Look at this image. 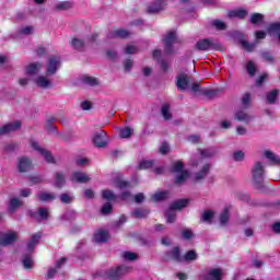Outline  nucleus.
<instances>
[{
	"instance_id": "nucleus-25",
	"label": "nucleus",
	"mask_w": 280,
	"mask_h": 280,
	"mask_svg": "<svg viewBox=\"0 0 280 280\" xmlns=\"http://www.w3.org/2000/svg\"><path fill=\"white\" fill-rule=\"evenodd\" d=\"M264 156H266L270 163H273V165H280V156L276 155L272 151H265Z\"/></svg>"
},
{
	"instance_id": "nucleus-4",
	"label": "nucleus",
	"mask_w": 280,
	"mask_h": 280,
	"mask_svg": "<svg viewBox=\"0 0 280 280\" xmlns=\"http://www.w3.org/2000/svg\"><path fill=\"white\" fill-rule=\"evenodd\" d=\"M178 43V37H176L175 31H170L166 35H164V52L166 56H172L175 54L174 45Z\"/></svg>"
},
{
	"instance_id": "nucleus-54",
	"label": "nucleus",
	"mask_w": 280,
	"mask_h": 280,
	"mask_svg": "<svg viewBox=\"0 0 280 280\" xmlns=\"http://www.w3.org/2000/svg\"><path fill=\"white\" fill-rule=\"evenodd\" d=\"M85 84H89V86H97L100 84V81L95 77H86L84 78Z\"/></svg>"
},
{
	"instance_id": "nucleus-5",
	"label": "nucleus",
	"mask_w": 280,
	"mask_h": 280,
	"mask_svg": "<svg viewBox=\"0 0 280 280\" xmlns=\"http://www.w3.org/2000/svg\"><path fill=\"white\" fill-rule=\"evenodd\" d=\"M162 261H176L177 264H182L184 261L183 254L180 253V247L175 246L171 250L165 252L162 257Z\"/></svg>"
},
{
	"instance_id": "nucleus-27",
	"label": "nucleus",
	"mask_w": 280,
	"mask_h": 280,
	"mask_svg": "<svg viewBox=\"0 0 280 280\" xmlns=\"http://www.w3.org/2000/svg\"><path fill=\"white\" fill-rule=\"evenodd\" d=\"M70 45L73 47V49H75L77 51H84V40L80 39V38H72Z\"/></svg>"
},
{
	"instance_id": "nucleus-6",
	"label": "nucleus",
	"mask_w": 280,
	"mask_h": 280,
	"mask_svg": "<svg viewBox=\"0 0 280 280\" xmlns=\"http://www.w3.org/2000/svg\"><path fill=\"white\" fill-rule=\"evenodd\" d=\"M31 145H32L33 150H36V152H39V154L42 156H44L46 163L55 165L56 158H54V154H51V151L44 149V148H39L38 142H36V141H32Z\"/></svg>"
},
{
	"instance_id": "nucleus-20",
	"label": "nucleus",
	"mask_w": 280,
	"mask_h": 280,
	"mask_svg": "<svg viewBox=\"0 0 280 280\" xmlns=\"http://www.w3.org/2000/svg\"><path fill=\"white\" fill-rule=\"evenodd\" d=\"M94 240L97 242V244H104L110 240V235H108L106 231L101 230L94 235Z\"/></svg>"
},
{
	"instance_id": "nucleus-21",
	"label": "nucleus",
	"mask_w": 280,
	"mask_h": 280,
	"mask_svg": "<svg viewBox=\"0 0 280 280\" xmlns=\"http://www.w3.org/2000/svg\"><path fill=\"white\" fill-rule=\"evenodd\" d=\"M170 198V191L163 190L158 191L152 196L153 202H163V200H167Z\"/></svg>"
},
{
	"instance_id": "nucleus-10",
	"label": "nucleus",
	"mask_w": 280,
	"mask_h": 280,
	"mask_svg": "<svg viewBox=\"0 0 280 280\" xmlns=\"http://www.w3.org/2000/svg\"><path fill=\"white\" fill-rule=\"evenodd\" d=\"M167 3H165V0H155L151 5L147 8V14H156L165 8Z\"/></svg>"
},
{
	"instance_id": "nucleus-34",
	"label": "nucleus",
	"mask_w": 280,
	"mask_h": 280,
	"mask_svg": "<svg viewBox=\"0 0 280 280\" xmlns=\"http://www.w3.org/2000/svg\"><path fill=\"white\" fill-rule=\"evenodd\" d=\"M262 22H264V14L261 13H254L249 19V23H252V25H259V23H262Z\"/></svg>"
},
{
	"instance_id": "nucleus-49",
	"label": "nucleus",
	"mask_w": 280,
	"mask_h": 280,
	"mask_svg": "<svg viewBox=\"0 0 280 280\" xmlns=\"http://www.w3.org/2000/svg\"><path fill=\"white\" fill-rule=\"evenodd\" d=\"M60 200L62 205H71V202H73V197L67 192H63L60 195Z\"/></svg>"
},
{
	"instance_id": "nucleus-3",
	"label": "nucleus",
	"mask_w": 280,
	"mask_h": 280,
	"mask_svg": "<svg viewBox=\"0 0 280 280\" xmlns=\"http://www.w3.org/2000/svg\"><path fill=\"white\" fill-rule=\"evenodd\" d=\"M220 44L215 43L213 38L199 39L195 45V49H197V51H211V49L220 51Z\"/></svg>"
},
{
	"instance_id": "nucleus-30",
	"label": "nucleus",
	"mask_w": 280,
	"mask_h": 280,
	"mask_svg": "<svg viewBox=\"0 0 280 280\" xmlns=\"http://www.w3.org/2000/svg\"><path fill=\"white\" fill-rule=\"evenodd\" d=\"M114 183H115V186L117 187V189H128V188H130V182H128V180H124V179H121V178H119V177H116L115 179H114Z\"/></svg>"
},
{
	"instance_id": "nucleus-1",
	"label": "nucleus",
	"mask_w": 280,
	"mask_h": 280,
	"mask_svg": "<svg viewBox=\"0 0 280 280\" xmlns=\"http://www.w3.org/2000/svg\"><path fill=\"white\" fill-rule=\"evenodd\" d=\"M252 178L255 188L258 189L259 191H264V163H255L254 167L252 168Z\"/></svg>"
},
{
	"instance_id": "nucleus-59",
	"label": "nucleus",
	"mask_w": 280,
	"mask_h": 280,
	"mask_svg": "<svg viewBox=\"0 0 280 280\" xmlns=\"http://www.w3.org/2000/svg\"><path fill=\"white\" fill-rule=\"evenodd\" d=\"M182 237L184 240H191L194 237V232L189 229H186V230L182 231Z\"/></svg>"
},
{
	"instance_id": "nucleus-57",
	"label": "nucleus",
	"mask_w": 280,
	"mask_h": 280,
	"mask_svg": "<svg viewBox=\"0 0 280 280\" xmlns=\"http://www.w3.org/2000/svg\"><path fill=\"white\" fill-rule=\"evenodd\" d=\"M5 152H14V150H19V143L16 142H11L7 145H4Z\"/></svg>"
},
{
	"instance_id": "nucleus-51",
	"label": "nucleus",
	"mask_w": 280,
	"mask_h": 280,
	"mask_svg": "<svg viewBox=\"0 0 280 280\" xmlns=\"http://www.w3.org/2000/svg\"><path fill=\"white\" fill-rule=\"evenodd\" d=\"M212 25L215 30H219V32L226 30V24L220 20L212 21Z\"/></svg>"
},
{
	"instance_id": "nucleus-14",
	"label": "nucleus",
	"mask_w": 280,
	"mask_h": 280,
	"mask_svg": "<svg viewBox=\"0 0 280 280\" xmlns=\"http://www.w3.org/2000/svg\"><path fill=\"white\" fill-rule=\"evenodd\" d=\"M224 271L221 268L210 269L207 273L206 280H222Z\"/></svg>"
},
{
	"instance_id": "nucleus-47",
	"label": "nucleus",
	"mask_w": 280,
	"mask_h": 280,
	"mask_svg": "<svg viewBox=\"0 0 280 280\" xmlns=\"http://www.w3.org/2000/svg\"><path fill=\"white\" fill-rule=\"evenodd\" d=\"M124 258L127 261H136V259H139V254L132 253V252H125L124 253Z\"/></svg>"
},
{
	"instance_id": "nucleus-12",
	"label": "nucleus",
	"mask_w": 280,
	"mask_h": 280,
	"mask_svg": "<svg viewBox=\"0 0 280 280\" xmlns=\"http://www.w3.org/2000/svg\"><path fill=\"white\" fill-rule=\"evenodd\" d=\"M59 65H60V57L51 56L48 59V68H47L48 75H54V73L58 71Z\"/></svg>"
},
{
	"instance_id": "nucleus-39",
	"label": "nucleus",
	"mask_w": 280,
	"mask_h": 280,
	"mask_svg": "<svg viewBox=\"0 0 280 280\" xmlns=\"http://www.w3.org/2000/svg\"><path fill=\"white\" fill-rule=\"evenodd\" d=\"M246 71L250 78H254L255 73H257V66H255V62L248 61L246 65Z\"/></svg>"
},
{
	"instance_id": "nucleus-28",
	"label": "nucleus",
	"mask_w": 280,
	"mask_h": 280,
	"mask_svg": "<svg viewBox=\"0 0 280 280\" xmlns=\"http://www.w3.org/2000/svg\"><path fill=\"white\" fill-rule=\"evenodd\" d=\"M279 97V90H272L266 95L267 104H276L277 98Z\"/></svg>"
},
{
	"instance_id": "nucleus-19",
	"label": "nucleus",
	"mask_w": 280,
	"mask_h": 280,
	"mask_svg": "<svg viewBox=\"0 0 280 280\" xmlns=\"http://www.w3.org/2000/svg\"><path fill=\"white\" fill-rule=\"evenodd\" d=\"M72 180H75V183H89V180H91V177H89L86 173L75 171L72 174Z\"/></svg>"
},
{
	"instance_id": "nucleus-7",
	"label": "nucleus",
	"mask_w": 280,
	"mask_h": 280,
	"mask_svg": "<svg viewBox=\"0 0 280 280\" xmlns=\"http://www.w3.org/2000/svg\"><path fill=\"white\" fill-rule=\"evenodd\" d=\"M30 170H34V162L28 156H20L18 158V171L20 174H25L30 172Z\"/></svg>"
},
{
	"instance_id": "nucleus-50",
	"label": "nucleus",
	"mask_w": 280,
	"mask_h": 280,
	"mask_svg": "<svg viewBox=\"0 0 280 280\" xmlns=\"http://www.w3.org/2000/svg\"><path fill=\"white\" fill-rule=\"evenodd\" d=\"M202 222H211L213 220V211L212 210H206L201 215Z\"/></svg>"
},
{
	"instance_id": "nucleus-11",
	"label": "nucleus",
	"mask_w": 280,
	"mask_h": 280,
	"mask_svg": "<svg viewBox=\"0 0 280 280\" xmlns=\"http://www.w3.org/2000/svg\"><path fill=\"white\" fill-rule=\"evenodd\" d=\"M16 233L9 232L0 236V246H12L16 242Z\"/></svg>"
},
{
	"instance_id": "nucleus-58",
	"label": "nucleus",
	"mask_w": 280,
	"mask_h": 280,
	"mask_svg": "<svg viewBox=\"0 0 280 280\" xmlns=\"http://www.w3.org/2000/svg\"><path fill=\"white\" fill-rule=\"evenodd\" d=\"M261 58L266 60L267 62H270L271 65L275 62V57L269 51L261 52Z\"/></svg>"
},
{
	"instance_id": "nucleus-15",
	"label": "nucleus",
	"mask_w": 280,
	"mask_h": 280,
	"mask_svg": "<svg viewBox=\"0 0 280 280\" xmlns=\"http://www.w3.org/2000/svg\"><path fill=\"white\" fill-rule=\"evenodd\" d=\"M150 215V210L145 208H136L131 212V218H136L137 220H142L143 218H148Z\"/></svg>"
},
{
	"instance_id": "nucleus-37",
	"label": "nucleus",
	"mask_w": 280,
	"mask_h": 280,
	"mask_svg": "<svg viewBox=\"0 0 280 280\" xmlns=\"http://www.w3.org/2000/svg\"><path fill=\"white\" fill-rule=\"evenodd\" d=\"M165 219L168 224H174V222H176V212L168 208V210L165 213Z\"/></svg>"
},
{
	"instance_id": "nucleus-40",
	"label": "nucleus",
	"mask_w": 280,
	"mask_h": 280,
	"mask_svg": "<svg viewBox=\"0 0 280 280\" xmlns=\"http://www.w3.org/2000/svg\"><path fill=\"white\" fill-rule=\"evenodd\" d=\"M55 8L58 12H60V10H71V8H73V3L69 2V1H63V2L56 4Z\"/></svg>"
},
{
	"instance_id": "nucleus-31",
	"label": "nucleus",
	"mask_w": 280,
	"mask_h": 280,
	"mask_svg": "<svg viewBox=\"0 0 280 280\" xmlns=\"http://www.w3.org/2000/svg\"><path fill=\"white\" fill-rule=\"evenodd\" d=\"M229 208H224L219 218L221 226H226V224L229 223Z\"/></svg>"
},
{
	"instance_id": "nucleus-44",
	"label": "nucleus",
	"mask_w": 280,
	"mask_h": 280,
	"mask_svg": "<svg viewBox=\"0 0 280 280\" xmlns=\"http://www.w3.org/2000/svg\"><path fill=\"white\" fill-rule=\"evenodd\" d=\"M240 44L242 45L243 49H245V51H255V44H250L244 39H241Z\"/></svg>"
},
{
	"instance_id": "nucleus-43",
	"label": "nucleus",
	"mask_w": 280,
	"mask_h": 280,
	"mask_svg": "<svg viewBox=\"0 0 280 280\" xmlns=\"http://www.w3.org/2000/svg\"><path fill=\"white\" fill-rule=\"evenodd\" d=\"M38 72V65L37 63H31L26 67V74L27 75H36Z\"/></svg>"
},
{
	"instance_id": "nucleus-45",
	"label": "nucleus",
	"mask_w": 280,
	"mask_h": 280,
	"mask_svg": "<svg viewBox=\"0 0 280 280\" xmlns=\"http://www.w3.org/2000/svg\"><path fill=\"white\" fill-rule=\"evenodd\" d=\"M28 180L31 185H40L43 183V176L42 175H30Z\"/></svg>"
},
{
	"instance_id": "nucleus-29",
	"label": "nucleus",
	"mask_w": 280,
	"mask_h": 280,
	"mask_svg": "<svg viewBox=\"0 0 280 280\" xmlns=\"http://www.w3.org/2000/svg\"><path fill=\"white\" fill-rule=\"evenodd\" d=\"M188 178H189V171H183L182 173H179V175L176 176V178L174 179V184L183 185V183H185V180H187Z\"/></svg>"
},
{
	"instance_id": "nucleus-48",
	"label": "nucleus",
	"mask_w": 280,
	"mask_h": 280,
	"mask_svg": "<svg viewBox=\"0 0 280 280\" xmlns=\"http://www.w3.org/2000/svg\"><path fill=\"white\" fill-rule=\"evenodd\" d=\"M101 213L103 215H108V213H113V203L112 202H106L102 209H101Z\"/></svg>"
},
{
	"instance_id": "nucleus-61",
	"label": "nucleus",
	"mask_w": 280,
	"mask_h": 280,
	"mask_svg": "<svg viewBox=\"0 0 280 280\" xmlns=\"http://www.w3.org/2000/svg\"><path fill=\"white\" fill-rule=\"evenodd\" d=\"M133 60L131 58H127L124 62L125 71H130L132 69Z\"/></svg>"
},
{
	"instance_id": "nucleus-64",
	"label": "nucleus",
	"mask_w": 280,
	"mask_h": 280,
	"mask_svg": "<svg viewBox=\"0 0 280 280\" xmlns=\"http://www.w3.org/2000/svg\"><path fill=\"white\" fill-rule=\"evenodd\" d=\"M234 161H244V153L242 151L234 152Z\"/></svg>"
},
{
	"instance_id": "nucleus-38",
	"label": "nucleus",
	"mask_w": 280,
	"mask_h": 280,
	"mask_svg": "<svg viewBox=\"0 0 280 280\" xmlns=\"http://www.w3.org/2000/svg\"><path fill=\"white\" fill-rule=\"evenodd\" d=\"M161 113L162 117H164L166 121H170V119H172V114L170 113V104H164L161 108Z\"/></svg>"
},
{
	"instance_id": "nucleus-46",
	"label": "nucleus",
	"mask_w": 280,
	"mask_h": 280,
	"mask_svg": "<svg viewBox=\"0 0 280 280\" xmlns=\"http://www.w3.org/2000/svg\"><path fill=\"white\" fill-rule=\"evenodd\" d=\"M37 215H39V218H42L43 220H49V209L38 208Z\"/></svg>"
},
{
	"instance_id": "nucleus-22",
	"label": "nucleus",
	"mask_w": 280,
	"mask_h": 280,
	"mask_svg": "<svg viewBox=\"0 0 280 280\" xmlns=\"http://www.w3.org/2000/svg\"><path fill=\"white\" fill-rule=\"evenodd\" d=\"M22 206H23V202L21 200H19V198H12L9 201L8 211H9V213H14V211H16V209H19Z\"/></svg>"
},
{
	"instance_id": "nucleus-35",
	"label": "nucleus",
	"mask_w": 280,
	"mask_h": 280,
	"mask_svg": "<svg viewBox=\"0 0 280 280\" xmlns=\"http://www.w3.org/2000/svg\"><path fill=\"white\" fill-rule=\"evenodd\" d=\"M40 202H48V200H56V195L49 192H42L37 195Z\"/></svg>"
},
{
	"instance_id": "nucleus-55",
	"label": "nucleus",
	"mask_w": 280,
	"mask_h": 280,
	"mask_svg": "<svg viewBox=\"0 0 280 280\" xmlns=\"http://www.w3.org/2000/svg\"><path fill=\"white\" fill-rule=\"evenodd\" d=\"M22 264L26 270H32V264H34V260H32V257L25 256Z\"/></svg>"
},
{
	"instance_id": "nucleus-9",
	"label": "nucleus",
	"mask_w": 280,
	"mask_h": 280,
	"mask_svg": "<svg viewBox=\"0 0 280 280\" xmlns=\"http://www.w3.org/2000/svg\"><path fill=\"white\" fill-rule=\"evenodd\" d=\"M152 57L160 65L162 71L167 73L170 71V60L161 58V49H155L152 51Z\"/></svg>"
},
{
	"instance_id": "nucleus-18",
	"label": "nucleus",
	"mask_w": 280,
	"mask_h": 280,
	"mask_svg": "<svg viewBox=\"0 0 280 280\" xmlns=\"http://www.w3.org/2000/svg\"><path fill=\"white\" fill-rule=\"evenodd\" d=\"M128 36H130V32H128L127 30L124 28H119L116 31H113L108 34V38H128Z\"/></svg>"
},
{
	"instance_id": "nucleus-17",
	"label": "nucleus",
	"mask_w": 280,
	"mask_h": 280,
	"mask_svg": "<svg viewBox=\"0 0 280 280\" xmlns=\"http://www.w3.org/2000/svg\"><path fill=\"white\" fill-rule=\"evenodd\" d=\"M189 205V199H178L171 203L170 208L171 211H180L182 209H185Z\"/></svg>"
},
{
	"instance_id": "nucleus-24",
	"label": "nucleus",
	"mask_w": 280,
	"mask_h": 280,
	"mask_svg": "<svg viewBox=\"0 0 280 280\" xmlns=\"http://www.w3.org/2000/svg\"><path fill=\"white\" fill-rule=\"evenodd\" d=\"M65 174L57 172L55 174V187H57V189H62L65 187Z\"/></svg>"
},
{
	"instance_id": "nucleus-53",
	"label": "nucleus",
	"mask_w": 280,
	"mask_h": 280,
	"mask_svg": "<svg viewBox=\"0 0 280 280\" xmlns=\"http://www.w3.org/2000/svg\"><path fill=\"white\" fill-rule=\"evenodd\" d=\"M54 121H56V117L50 116L47 119L46 128L49 130V132H54L56 130V126L54 125Z\"/></svg>"
},
{
	"instance_id": "nucleus-36",
	"label": "nucleus",
	"mask_w": 280,
	"mask_h": 280,
	"mask_svg": "<svg viewBox=\"0 0 280 280\" xmlns=\"http://www.w3.org/2000/svg\"><path fill=\"white\" fill-rule=\"evenodd\" d=\"M183 259L184 261H196V259H198V254L196 253V250L190 249L185 254Z\"/></svg>"
},
{
	"instance_id": "nucleus-63",
	"label": "nucleus",
	"mask_w": 280,
	"mask_h": 280,
	"mask_svg": "<svg viewBox=\"0 0 280 280\" xmlns=\"http://www.w3.org/2000/svg\"><path fill=\"white\" fill-rule=\"evenodd\" d=\"M160 152L162 154H167V152H170V144L167 142H163L160 147Z\"/></svg>"
},
{
	"instance_id": "nucleus-32",
	"label": "nucleus",
	"mask_w": 280,
	"mask_h": 280,
	"mask_svg": "<svg viewBox=\"0 0 280 280\" xmlns=\"http://www.w3.org/2000/svg\"><path fill=\"white\" fill-rule=\"evenodd\" d=\"M184 170H185V164L180 161H177L172 165L171 172L173 174H180L185 172Z\"/></svg>"
},
{
	"instance_id": "nucleus-2",
	"label": "nucleus",
	"mask_w": 280,
	"mask_h": 280,
	"mask_svg": "<svg viewBox=\"0 0 280 280\" xmlns=\"http://www.w3.org/2000/svg\"><path fill=\"white\" fill-rule=\"evenodd\" d=\"M126 270H128L126 266H118V267L102 271L100 277L106 280H119L124 277Z\"/></svg>"
},
{
	"instance_id": "nucleus-26",
	"label": "nucleus",
	"mask_w": 280,
	"mask_h": 280,
	"mask_svg": "<svg viewBox=\"0 0 280 280\" xmlns=\"http://www.w3.org/2000/svg\"><path fill=\"white\" fill-rule=\"evenodd\" d=\"M35 83L37 84V86H39L40 89H49L51 86V81L46 79V77H38L35 80Z\"/></svg>"
},
{
	"instance_id": "nucleus-52",
	"label": "nucleus",
	"mask_w": 280,
	"mask_h": 280,
	"mask_svg": "<svg viewBox=\"0 0 280 280\" xmlns=\"http://www.w3.org/2000/svg\"><path fill=\"white\" fill-rule=\"evenodd\" d=\"M154 165V161H142L139 163V170H150Z\"/></svg>"
},
{
	"instance_id": "nucleus-8",
	"label": "nucleus",
	"mask_w": 280,
	"mask_h": 280,
	"mask_svg": "<svg viewBox=\"0 0 280 280\" xmlns=\"http://www.w3.org/2000/svg\"><path fill=\"white\" fill-rule=\"evenodd\" d=\"M191 82V78L187 75L186 73H180L179 75L176 77V86L177 91H187L189 89V84Z\"/></svg>"
},
{
	"instance_id": "nucleus-42",
	"label": "nucleus",
	"mask_w": 280,
	"mask_h": 280,
	"mask_svg": "<svg viewBox=\"0 0 280 280\" xmlns=\"http://www.w3.org/2000/svg\"><path fill=\"white\" fill-rule=\"evenodd\" d=\"M9 126V132H16V130H21V120H15L13 122L7 124Z\"/></svg>"
},
{
	"instance_id": "nucleus-13",
	"label": "nucleus",
	"mask_w": 280,
	"mask_h": 280,
	"mask_svg": "<svg viewBox=\"0 0 280 280\" xmlns=\"http://www.w3.org/2000/svg\"><path fill=\"white\" fill-rule=\"evenodd\" d=\"M92 141L95 148H106V132L101 131L98 133H95Z\"/></svg>"
},
{
	"instance_id": "nucleus-41",
	"label": "nucleus",
	"mask_w": 280,
	"mask_h": 280,
	"mask_svg": "<svg viewBox=\"0 0 280 280\" xmlns=\"http://www.w3.org/2000/svg\"><path fill=\"white\" fill-rule=\"evenodd\" d=\"M119 137L120 139H129V137H132V128L126 127L120 129Z\"/></svg>"
},
{
	"instance_id": "nucleus-56",
	"label": "nucleus",
	"mask_w": 280,
	"mask_h": 280,
	"mask_svg": "<svg viewBox=\"0 0 280 280\" xmlns=\"http://www.w3.org/2000/svg\"><path fill=\"white\" fill-rule=\"evenodd\" d=\"M40 237H43V232H37L35 234H32L30 242L36 245L38 244V242H40Z\"/></svg>"
},
{
	"instance_id": "nucleus-60",
	"label": "nucleus",
	"mask_w": 280,
	"mask_h": 280,
	"mask_svg": "<svg viewBox=\"0 0 280 280\" xmlns=\"http://www.w3.org/2000/svg\"><path fill=\"white\" fill-rule=\"evenodd\" d=\"M201 156H205L207 159H211L215 152H213L211 149H205L200 151Z\"/></svg>"
},
{
	"instance_id": "nucleus-33",
	"label": "nucleus",
	"mask_w": 280,
	"mask_h": 280,
	"mask_svg": "<svg viewBox=\"0 0 280 280\" xmlns=\"http://www.w3.org/2000/svg\"><path fill=\"white\" fill-rule=\"evenodd\" d=\"M102 197L104 200H108V202L117 199V195H115V192H113L110 189L103 190Z\"/></svg>"
},
{
	"instance_id": "nucleus-62",
	"label": "nucleus",
	"mask_w": 280,
	"mask_h": 280,
	"mask_svg": "<svg viewBox=\"0 0 280 280\" xmlns=\"http://www.w3.org/2000/svg\"><path fill=\"white\" fill-rule=\"evenodd\" d=\"M243 106H248L250 104V93H245L242 97Z\"/></svg>"
},
{
	"instance_id": "nucleus-16",
	"label": "nucleus",
	"mask_w": 280,
	"mask_h": 280,
	"mask_svg": "<svg viewBox=\"0 0 280 280\" xmlns=\"http://www.w3.org/2000/svg\"><path fill=\"white\" fill-rule=\"evenodd\" d=\"M234 119H236V121H243L244 124H249V121L253 119V116L248 115L246 110L241 109L235 113Z\"/></svg>"
},
{
	"instance_id": "nucleus-23",
	"label": "nucleus",
	"mask_w": 280,
	"mask_h": 280,
	"mask_svg": "<svg viewBox=\"0 0 280 280\" xmlns=\"http://www.w3.org/2000/svg\"><path fill=\"white\" fill-rule=\"evenodd\" d=\"M210 170H211V165L205 164L202 166V170H200L198 173H196L195 179L202 180V178H207V174H209Z\"/></svg>"
}]
</instances>
